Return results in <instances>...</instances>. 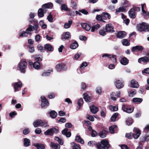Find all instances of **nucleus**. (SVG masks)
I'll return each mask as SVG.
<instances>
[{
    "label": "nucleus",
    "instance_id": "nucleus-6",
    "mask_svg": "<svg viewBox=\"0 0 149 149\" xmlns=\"http://www.w3.org/2000/svg\"><path fill=\"white\" fill-rule=\"evenodd\" d=\"M148 25L146 23L143 22L137 26L138 30L140 31H146L148 28Z\"/></svg>",
    "mask_w": 149,
    "mask_h": 149
},
{
    "label": "nucleus",
    "instance_id": "nucleus-33",
    "mask_svg": "<svg viewBox=\"0 0 149 149\" xmlns=\"http://www.w3.org/2000/svg\"><path fill=\"white\" fill-rule=\"evenodd\" d=\"M75 140L77 142L80 143L82 144H84V141L83 139L79 136H75Z\"/></svg>",
    "mask_w": 149,
    "mask_h": 149
},
{
    "label": "nucleus",
    "instance_id": "nucleus-36",
    "mask_svg": "<svg viewBox=\"0 0 149 149\" xmlns=\"http://www.w3.org/2000/svg\"><path fill=\"white\" fill-rule=\"evenodd\" d=\"M44 48L49 51H52L53 50L52 46L49 44H46L45 45Z\"/></svg>",
    "mask_w": 149,
    "mask_h": 149
},
{
    "label": "nucleus",
    "instance_id": "nucleus-32",
    "mask_svg": "<svg viewBox=\"0 0 149 149\" xmlns=\"http://www.w3.org/2000/svg\"><path fill=\"white\" fill-rule=\"evenodd\" d=\"M72 149H81L80 146L79 144H76L74 142L71 143Z\"/></svg>",
    "mask_w": 149,
    "mask_h": 149
},
{
    "label": "nucleus",
    "instance_id": "nucleus-51",
    "mask_svg": "<svg viewBox=\"0 0 149 149\" xmlns=\"http://www.w3.org/2000/svg\"><path fill=\"white\" fill-rule=\"evenodd\" d=\"M31 26L32 27V31L34 30H35V33H37L39 32V30H37L38 28V25H35L34 26H32L31 25Z\"/></svg>",
    "mask_w": 149,
    "mask_h": 149
},
{
    "label": "nucleus",
    "instance_id": "nucleus-59",
    "mask_svg": "<svg viewBox=\"0 0 149 149\" xmlns=\"http://www.w3.org/2000/svg\"><path fill=\"white\" fill-rule=\"evenodd\" d=\"M36 59L38 61H41L42 60V57L41 56L39 55H35L34 56Z\"/></svg>",
    "mask_w": 149,
    "mask_h": 149
},
{
    "label": "nucleus",
    "instance_id": "nucleus-45",
    "mask_svg": "<svg viewBox=\"0 0 149 149\" xmlns=\"http://www.w3.org/2000/svg\"><path fill=\"white\" fill-rule=\"evenodd\" d=\"M96 19L98 21H102L104 22H105V21L103 19L102 17V14H101V15H97L96 17Z\"/></svg>",
    "mask_w": 149,
    "mask_h": 149
},
{
    "label": "nucleus",
    "instance_id": "nucleus-60",
    "mask_svg": "<svg viewBox=\"0 0 149 149\" xmlns=\"http://www.w3.org/2000/svg\"><path fill=\"white\" fill-rule=\"evenodd\" d=\"M83 100L82 98H80L78 101L77 104L79 106H80L83 103Z\"/></svg>",
    "mask_w": 149,
    "mask_h": 149
},
{
    "label": "nucleus",
    "instance_id": "nucleus-52",
    "mask_svg": "<svg viewBox=\"0 0 149 149\" xmlns=\"http://www.w3.org/2000/svg\"><path fill=\"white\" fill-rule=\"evenodd\" d=\"M39 24L43 29H45L47 27V25L44 24V22L42 20H41L39 22Z\"/></svg>",
    "mask_w": 149,
    "mask_h": 149
},
{
    "label": "nucleus",
    "instance_id": "nucleus-3",
    "mask_svg": "<svg viewBox=\"0 0 149 149\" xmlns=\"http://www.w3.org/2000/svg\"><path fill=\"white\" fill-rule=\"evenodd\" d=\"M101 143L97 144V149H108L110 145L108 141L103 140L101 141Z\"/></svg>",
    "mask_w": 149,
    "mask_h": 149
},
{
    "label": "nucleus",
    "instance_id": "nucleus-15",
    "mask_svg": "<svg viewBox=\"0 0 149 149\" xmlns=\"http://www.w3.org/2000/svg\"><path fill=\"white\" fill-rule=\"evenodd\" d=\"M56 70L58 72H60L62 70H65L67 69L65 65L63 64L57 65L56 66Z\"/></svg>",
    "mask_w": 149,
    "mask_h": 149
},
{
    "label": "nucleus",
    "instance_id": "nucleus-1",
    "mask_svg": "<svg viewBox=\"0 0 149 149\" xmlns=\"http://www.w3.org/2000/svg\"><path fill=\"white\" fill-rule=\"evenodd\" d=\"M135 133H130L126 134L125 135L126 137L128 139H131L133 138L135 139H136L139 138L141 134V131L138 128L134 127L133 129Z\"/></svg>",
    "mask_w": 149,
    "mask_h": 149
},
{
    "label": "nucleus",
    "instance_id": "nucleus-8",
    "mask_svg": "<svg viewBox=\"0 0 149 149\" xmlns=\"http://www.w3.org/2000/svg\"><path fill=\"white\" fill-rule=\"evenodd\" d=\"M122 109L124 112L129 113H132L134 110L133 108H128L126 105L124 104L122 105Z\"/></svg>",
    "mask_w": 149,
    "mask_h": 149
},
{
    "label": "nucleus",
    "instance_id": "nucleus-24",
    "mask_svg": "<svg viewBox=\"0 0 149 149\" xmlns=\"http://www.w3.org/2000/svg\"><path fill=\"white\" fill-rule=\"evenodd\" d=\"M138 61L139 63H141L142 61L144 63H146L149 61V59L146 56L143 57L139 58L138 59Z\"/></svg>",
    "mask_w": 149,
    "mask_h": 149
},
{
    "label": "nucleus",
    "instance_id": "nucleus-48",
    "mask_svg": "<svg viewBox=\"0 0 149 149\" xmlns=\"http://www.w3.org/2000/svg\"><path fill=\"white\" fill-rule=\"evenodd\" d=\"M126 123L127 125H131L133 123V120L131 118H128L126 120Z\"/></svg>",
    "mask_w": 149,
    "mask_h": 149
},
{
    "label": "nucleus",
    "instance_id": "nucleus-57",
    "mask_svg": "<svg viewBox=\"0 0 149 149\" xmlns=\"http://www.w3.org/2000/svg\"><path fill=\"white\" fill-rule=\"evenodd\" d=\"M144 131L146 132L149 131V124L146 125V126L143 129Z\"/></svg>",
    "mask_w": 149,
    "mask_h": 149
},
{
    "label": "nucleus",
    "instance_id": "nucleus-5",
    "mask_svg": "<svg viewBox=\"0 0 149 149\" xmlns=\"http://www.w3.org/2000/svg\"><path fill=\"white\" fill-rule=\"evenodd\" d=\"M32 27L31 25H29L28 28L26 29L25 32L24 31H22L19 33L20 36L27 37V35H30L31 34V31H32Z\"/></svg>",
    "mask_w": 149,
    "mask_h": 149
},
{
    "label": "nucleus",
    "instance_id": "nucleus-64",
    "mask_svg": "<svg viewBox=\"0 0 149 149\" xmlns=\"http://www.w3.org/2000/svg\"><path fill=\"white\" fill-rule=\"evenodd\" d=\"M87 66V64L86 62L83 63L80 66L81 69L84 68Z\"/></svg>",
    "mask_w": 149,
    "mask_h": 149
},
{
    "label": "nucleus",
    "instance_id": "nucleus-56",
    "mask_svg": "<svg viewBox=\"0 0 149 149\" xmlns=\"http://www.w3.org/2000/svg\"><path fill=\"white\" fill-rule=\"evenodd\" d=\"M96 92L97 93L100 95L101 93V88L100 87H97L96 89Z\"/></svg>",
    "mask_w": 149,
    "mask_h": 149
},
{
    "label": "nucleus",
    "instance_id": "nucleus-23",
    "mask_svg": "<svg viewBox=\"0 0 149 149\" xmlns=\"http://www.w3.org/2000/svg\"><path fill=\"white\" fill-rule=\"evenodd\" d=\"M70 37V33L68 32H67L63 35L61 39L63 41H64L66 39H68Z\"/></svg>",
    "mask_w": 149,
    "mask_h": 149
},
{
    "label": "nucleus",
    "instance_id": "nucleus-27",
    "mask_svg": "<svg viewBox=\"0 0 149 149\" xmlns=\"http://www.w3.org/2000/svg\"><path fill=\"white\" fill-rule=\"evenodd\" d=\"M91 111L94 114L97 112L98 111V108L94 106H92L90 107Z\"/></svg>",
    "mask_w": 149,
    "mask_h": 149
},
{
    "label": "nucleus",
    "instance_id": "nucleus-18",
    "mask_svg": "<svg viewBox=\"0 0 149 149\" xmlns=\"http://www.w3.org/2000/svg\"><path fill=\"white\" fill-rule=\"evenodd\" d=\"M143 49L141 46H136L132 47V52L141 51Z\"/></svg>",
    "mask_w": 149,
    "mask_h": 149
},
{
    "label": "nucleus",
    "instance_id": "nucleus-29",
    "mask_svg": "<svg viewBox=\"0 0 149 149\" xmlns=\"http://www.w3.org/2000/svg\"><path fill=\"white\" fill-rule=\"evenodd\" d=\"M50 146L53 149H60V146L57 143H55L52 142L50 144Z\"/></svg>",
    "mask_w": 149,
    "mask_h": 149
},
{
    "label": "nucleus",
    "instance_id": "nucleus-63",
    "mask_svg": "<svg viewBox=\"0 0 149 149\" xmlns=\"http://www.w3.org/2000/svg\"><path fill=\"white\" fill-rule=\"evenodd\" d=\"M30 132V131L29 130V129L26 128L23 131V133L24 134L26 135L29 134Z\"/></svg>",
    "mask_w": 149,
    "mask_h": 149
},
{
    "label": "nucleus",
    "instance_id": "nucleus-46",
    "mask_svg": "<svg viewBox=\"0 0 149 149\" xmlns=\"http://www.w3.org/2000/svg\"><path fill=\"white\" fill-rule=\"evenodd\" d=\"M33 66L34 68L36 69H38L40 67V64L39 62H36L33 63Z\"/></svg>",
    "mask_w": 149,
    "mask_h": 149
},
{
    "label": "nucleus",
    "instance_id": "nucleus-17",
    "mask_svg": "<svg viewBox=\"0 0 149 149\" xmlns=\"http://www.w3.org/2000/svg\"><path fill=\"white\" fill-rule=\"evenodd\" d=\"M130 86L133 88H137L139 86L137 82L134 79L132 80L131 81Z\"/></svg>",
    "mask_w": 149,
    "mask_h": 149
},
{
    "label": "nucleus",
    "instance_id": "nucleus-35",
    "mask_svg": "<svg viewBox=\"0 0 149 149\" xmlns=\"http://www.w3.org/2000/svg\"><path fill=\"white\" fill-rule=\"evenodd\" d=\"M133 102L137 103L138 104L140 103L143 101V99L141 98L135 97L132 100Z\"/></svg>",
    "mask_w": 149,
    "mask_h": 149
},
{
    "label": "nucleus",
    "instance_id": "nucleus-47",
    "mask_svg": "<svg viewBox=\"0 0 149 149\" xmlns=\"http://www.w3.org/2000/svg\"><path fill=\"white\" fill-rule=\"evenodd\" d=\"M122 43L123 45L125 46H129L130 45V42H128L127 40L124 39L122 41Z\"/></svg>",
    "mask_w": 149,
    "mask_h": 149
},
{
    "label": "nucleus",
    "instance_id": "nucleus-10",
    "mask_svg": "<svg viewBox=\"0 0 149 149\" xmlns=\"http://www.w3.org/2000/svg\"><path fill=\"white\" fill-rule=\"evenodd\" d=\"M41 99L42 101L41 106L42 108H45L49 105V102L45 97L41 96Z\"/></svg>",
    "mask_w": 149,
    "mask_h": 149
},
{
    "label": "nucleus",
    "instance_id": "nucleus-61",
    "mask_svg": "<svg viewBox=\"0 0 149 149\" xmlns=\"http://www.w3.org/2000/svg\"><path fill=\"white\" fill-rule=\"evenodd\" d=\"M41 132V130L39 128L36 129L35 131V133L37 134H40Z\"/></svg>",
    "mask_w": 149,
    "mask_h": 149
},
{
    "label": "nucleus",
    "instance_id": "nucleus-4",
    "mask_svg": "<svg viewBox=\"0 0 149 149\" xmlns=\"http://www.w3.org/2000/svg\"><path fill=\"white\" fill-rule=\"evenodd\" d=\"M33 124L35 127H38V126L45 127L47 126V122L43 121L40 119H38L34 121Z\"/></svg>",
    "mask_w": 149,
    "mask_h": 149
},
{
    "label": "nucleus",
    "instance_id": "nucleus-21",
    "mask_svg": "<svg viewBox=\"0 0 149 149\" xmlns=\"http://www.w3.org/2000/svg\"><path fill=\"white\" fill-rule=\"evenodd\" d=\"M117 130V127L116 125H113L109 127V132L111 133H113Z\"/></svg>",
    "mask_w": 149,
    "mask_h": 149
},
{
    "label": "nucleus",
    "instance_id": "nucleus-31",
    "mask_svg": "<svg viewBox=\"0 0 149 149\" xmlns=\"http://www.w3.org/2000/svg\"><path fill=\"white\" fill-rule=\"evenodd\" d=\"M120 62L122 64L126 65L128 64V60L126 58L123 57L121 59Z\"/></svg>",
    "mask_w": 149,
    "mask_h": 149
},
{
    "label": "nucleus",
    "instance_id": "nucleus-20",
    "mask_svg": "<svg viewBox=\"0 0 149 149\" xmlns=\"http://www.w3.org/2000/svg\"><path fill=\"white\" fill-rule=\"evenodd\" d=\"M53 6V4L52 3L49 2L43 5L42 6V8L46 9V8L51 9L52 8Z\"/></svg>",
    "mask_w": 149,
    "mask_h": 149
},
{
    "label": "nucleus",
    "instance_id": "nucleus-50",
    "mask_svg": "<svg viewBox=\"0 0 149 149\" xmlns=\"http://www.w3.org/2000/svg\"><path fill=\"white\" fill-rule=\"evenodd\" d=\"M110 110L113 111H116L118 109V107L117 106H110L109 107Z\"/></svg>",
    "mask_w": 149,
    "mask_h": 149
},
{
    "label": "nucleus",
    "instance_id": "nucleus-58",
    "mask_svg": "<svg viewBox=\"0 0 149 149\" xmlns=\"http://www.w3.org/2000/svg\"><path fill=\"white\" fill-rule=\"evenodd\" d=\"M143 73L149 74V68H147L142 71Z\"/></svg>",
    "mask_w": 149,
    "mask_h": 149
},
{
    "label": "nucleus",
    "instance_id": "nucleus-30",
    "mask_svg": "<svg viewBox=\"0 0 149 149\" xmlns=\"http://www.w3.org/2000/svg\"><path fill=\"white\" fill-rule=\"evenodd\" d=\"M83 95V98L86 102H88L91 101V97L87 93H84Z\"/></svg>",
    "mask_w": 149,
    "mask_h": 149
},
{
    "label": "nucleus",
    "instance_id": "nucleus-54",
    "mask_svg": "<svg viewBox=\"0 0 149 149\" xmlns=\"http://www.w3.org/2000/svg\"><path fill=\"white\" fill-rule=\"evenodd\" d=\"M125 9L123 7H121L118 9L116 10V13H119L121 12H124L125 11Z\"/></svg>",
    "mask_w": 149,
    "mask_h": 149
},
{
    "label": "nucleus",
    "instance_id": "nucleus-38",
    "mask_svg": "<svg viewBox=\"0 0 149 149\" xmlns=\"http://www.w3.org/2000/svg\"><path fill=\"white\" fill-rule=\"evenodd\" d=\"M128 95L131 97H133L136 94L135 90H131L128 92Z\"/></svg>",
    "mask_w": 149,
    "mask_h": 149
},
{
    "label": "nucleus",
    "instance_id": "nucleus-7",
    "mask_svg": "<svg viewBox=\"0 0 149 149\" xmlns=\"http://www.w3.org/2000/svg\"><path fill=\"white\" fill-rule=\"evenodd\" d=\"M58 132V129L53 127L48 130L44 132V134L46 135L52 136L54 134L57 133Z\"/></svg>",
    "mask_w": 149,
    "mask_h": 149
},
{
    "label": "nucleus",
    "instance_id": "nucleus-49",
    "mask_svg": "<svg viewBox=\"0 0 149 149\" xmlns=\"http://www.w3.org/2000/svg\"><path fill=\"white\" fill-rule=\"evenodd\" d=\"M47 19L49 22H53V19L51 13H49V15L47 16Z\"/></svg>",
    "mask_w": 149,
    "mask_h": 149
},
{
    "label": "nucleus",
    "instance_id": "nucleus-34",
    "mask_svg": "<svg viewBox=\"0 0 149 149\" xmlns=\"http://www.w3.org/2000/svg\"><path fill=\"white\" fill-rule=\"evenodd\" d=\"M30 141L27 138H25L24 141V145L25 147H27L30 145Z\"/></svg>",
    "mask_w": 149,
    "mask_h": 149
},
{
    "label": "nucleus",
    "instance_id": "nucleus-53",
    "mask_svg": "<svg viewBox=\"0 0 149 149\" xmlns=\"http://www.w3.org/2000/svg\"><path fill=\"white\" fill-rule=\"evenodd\" d=\"M99 33L100 35L102 36H105L106 34V31L104 29L100 30L99 31Z\"/></svg>",
    "mask_w": 149,
    "mask_h": 149
},
{
    "label": "nucleus",
    "instance_id": "nucleus-39",
    "mask_svg": "<svg viewBox=\"0 0 149 149\" xmlns=\"http://www.w3.org/2000/svg\"><path fill=\"white\" fill-rule=\"evenodd\" d=\"M34 146L37 148V149H44L45 147L43 144L39 143L35 144Z\"/></svg>",
    "mask_w": 149,
    "mask_h": 149
},
{
    "label": "nucleus",
    "instance_id": "nucleus-25",
    "mask_svg": "<svg viewBox=\"0 0 149 149\" xmlns=\"http://www.w3.org/2000/svg\"><path fill=\"white\" fill-rule=\"evenodd\" d=\"M81 25L82 28L85 29L86 31H89L91 29L90 26L86 23H82L81 24Z\"/></svg>",
    "mask_w": 149,
    "mask_h": 149
},
{
    "label": "nucleus",
    "instance_id": "nucleus-14",
    "mask_svg": "<svg viewBox=\"0 0 149 149\" xmlns=\"http://www.w3.org/2000/svg\"><path fill=\"white\" fill-rule=\"evenodd\" d=\"M116 87L118 89L123 87L124 86L123 82L119 80H116L115 81Z\"/></svg>",
    "mask_w": 149,
    "mask_h": 149
},
{
    "label": "nucleus",
    "instance_id": "nucleus-12",
    "mask_svg": "<svg viewBox=\"0 0 149 149\" xmlns=\"http://www.w3.org/2000/svg\"><path fill=\"white\" fill-rule=\"evenodd\" d=\"M47 10L41 8L39 9L38 11V15L39 17H42L44 16V13L47 12Z\"/></svg>",
    "mask_w": 149,
    "mask_h": 149
},
{
    "label": "nucleus",
    "instance_id": "nucleus-9",
    "mask_svg": "<svg viewBox=\"0 0 149 149\" xmlns=\"http://www.w3.org/2000/svg\"><path fill=\"white\" fill-rule=\"evenodd\" d=\"M102 57H106L110 59L113 63H116V56L115 55L105 54L102 55Z\"/></svg>",
    "mask_w": 149,
    "mask_h": 149
},
{
    "label": "nucleus",
    "instance_id": "nucleus-43",
    "mask_svg": "<svg viewBox=\"0 0 149 149\" xmlns=\"http://www.w3.org/2000/svg\"><path fill=\"white\" fill-rule=\"evenodd\" d=\"M50 117L53 118H55L57 115V113L54 111H52L50 112Z\"/></svg>",
    "mask_w": 149,
    "mask_h": 149
},
{
    "label": "nucleus",
    "instance_id": "nucleus-41",
    "mask_svg": "<svg viewBox=\"0 0 149 149\" xmlns=\"http://www.w3.org/2000/svg\"><path fill=\"white\" fill-rule=\"evenodd\" d=\"M100 27V25L99 24H97L93 26L91 29V31L92 32H94L95 30H97Z\"/></svg>",
    "mask_w": 149,
    "mask_h": 149
},
{
    "label": "nucleus",
    "instance_id": "nucleus-42",
    "mask_svg": "<svg viewBox=\"0 0 149 149\" xmlns=\"http://www.w3.org/2000/svg\"><path fill=\"white\" fill-rule=\"evenodd\" d=\"M78 46L77 42H75L71 44L70 47L72 49H75L78 47Z\"/></svg>",
    "mask_w": 149,
    "mask_h": 149
},
{
    "label": "nucleus",
    "instance_id": "nucleus-44",
    "mask_svg": "<svg viewBox=\"0 0 149 149\" xmlns=\"http://www.w3.org/2000/svg\"><path fill=\"white\" fill-rule=\"evenodd\" d=\"M118 115V113H116L112 116L111 118V119L112 121L114 122L115 121L116 118Z\"/></svg>",
    "mask_w": 149,
    "mask_h": 149
},
{
    "label": "nucleus",
    "instance_id": "nucleus-40",
    "mask_svg": "<svg viewBox=\"0 0 149 149\" xmlns=\"http://www.w3.org/2000/svg\"><path fill=\"white\" fill-rule=\"evenodd\" d=\"M72 24V21L71 20H69L68 23H66L64 25V27L65 29L69 28Z\"/></svg>",
    "mask_w": 149,
    "mask_h": 149
},
{
    "label": "nucleus",
    "instance_id": "nucleus-13",
    "mask_svg": "<svg viewBox=\"0 0 149 149\" xmlns=\"http://www.w3.org/2000/svg\"><path fill=\"white\" fill-rule=\"evenodd\" d=\"M13 86L15 91L16 92L21 89V88L22 86V84L21 81H19L18 82L15 83Z\"/></svg>",
    "mask_w": 149,
    "mask_h": 149
},
{
    "label": "nucleus",
    "instance_id": "nucleus-22",
    "mask_svg": "<svg viewBox=\"0 0 149 149\" xmlns=\"http://www.w3.org/2000/svg\"><path fill=\"white\" fill-rule=\"evenodd\" d=\"M126 33L124 31H120L117 33V37L119 38H124L126 35Z\"/></svg>",
    "mask_w": 149,
    "mask_h": 149
},
{
    "label": "nucleus",
    "instance_id": "nucleus-11",
    "mask_svg": "<svg viewBox=\"0 0 149 149\" xmlns=\"http://www.w3.org/2000/svg\"><path fill=\"white\" fill-rule=\"evenodd\" d=\"M120 92L119 91L112 92L111 94V98L112 100L115 101L116 100L117 98L120 97Z\"/></svg>",
    "mask_w": 149,
    "mask_h": 149
},
{
    "label": "nucleus",
    "instance_id": "nucleus-2",
    "mask_svg": "<svg viewBox=\"0 0 149 149\" xmlns=\"http://www.w3.org/2000/svg\"><path fill=\"white\" fill-rule=\"evenodd\" d=\"M27 62L25 60H21L17 66V70L20 71L22 73H25L26 69L27 67Z\"/></svg>",
    "mask_w": 149,
    "mask_h": 149
},
{
    "label": "nucleus",
    "instance_id": "nucleus-37",
    "mask_svg": "<svg viewBox=\"0 0 149 149\" xmlns=\"http://www.w3.org/2000/svg\"><path fill=\"white\" fill-rule=\"evenodd\" d=\"M61 10H64L67 11H69L70 9L67 7V5L65 4H63L61 6Z\"/></svg>",
    "mask_w": 149,
    "mask_h": 149
},
{
    "label": "nucleus",
    "instance_id": "nucleus-55",
    "mask_svg": "<svg viewBox=\"0 0 149 149\" xmlns=\"http://www.w3.org/2000/svg\"><path fill=\"white\" fill-rule=\"evenodd\" d=\"M106 132L104 131H102L100 132V136L102 138H104L106 137Z\"/></svg>",
    "mask_w": 149,
    "mask_h": 149
},
{
    "label": "nucleus",
    "instance_id": "nucleus-62",
    "mask_svg": "<svg viewBox=\"0 0 149 149\" xmlns=\"http://www.w3.org/2000/svg\"><path fill=\"white\" fill-rule=\"evenodd\" d=\"M149 140V136H145L143 139L142 140V141L145 142V141H147Z\"/></svg>",
    "mask_w": 149,
    "mask_h": 149
},
{
    "label": "nucleus",
    "instance_id": "nucleus-16",
    "mask_svg": "<svg viewBox=\"0 0 149 149\" xmlns=\"http://www.w3.org/2000/svg\"><path fill=\"white\" fill-rule=\"evenodd\" d=\"M105 29L106 31L109 32H113L115 31L113 28L111 24H109L106 25Z\"/></svg>",
    "mask_w": 149,
    "mask_h": 149
},
{
    "label": "nucleus",
    "instance_id": "nucleus-19",
    "mask_svg": "<svg viewBox=\"0 0 149 149\" xmlns=\"http://www.w3.org/2000/svg\"><path fill=\"white\" fill-rule=\"evenodd\" d=\"M128 14L130 17L134 19L136 17V12L132 9L129 11Z\"/></svg>",
    "mask_w": 149,
    "mask_h": 149
},
{
    "label": "nucleus",
    "instance_id": "nucleus-28",
    "mask_svg": "<svg viewBox=\"0 0 149 149\" xmlns=\"http://www.w3.org/2000/svg\"><path fill=\"white\" fill-rule=\"evenodd\" d=\"M102 17L103 19H109L111 18L110 15L107 13H102Z\"/></svg>",
    "mask_w": 149,
    "mask_h": 149
},
{
    "label": "nucleus",
    "instance_id": "nucleus-26",
    "mask_svg": "<svg viewBox=\"0 0 149 149\" xmlns=\"http://www.w3.org/2000/svg\"><path fill=\"white\" fill-rule=\"evenodd\" d=\"M145 5V4H141V10L143 15L146 17L149 18V12H146L144 10V6Z\"/></svg>",
    "mask_w": 149,
    "mask_h": 149
}]
</instances>
